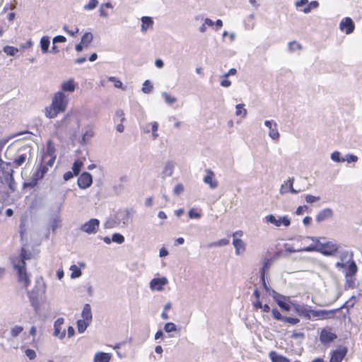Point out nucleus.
Instances as JSON below:
<instances>
[{"mask_svg":"<svg viewBox=\"0 0 362 362\" xmlns=\"http://www.w3.org/2000/svg\"><path fill=\"white\" fill-rule=\"evenodd\" d=\"M38 180L39 179L37 177L34 176V177L30 182H24L23 187H34L35 186L37 185Z\"/></svg>","mask_w":362,"mask_h":362,"instance_id":"obj_48","label":"nucleus"},{"mask_svg":"<svg viewBox=\"0 0 362 362\" xmlns=\"http://www.w3.org/2000/svg\"><path fill=\"white\" fill-rule=\"evenodd\" d=\"M277 303L283 310L289 311L291 309V305L288 303H286L282 300H278Z\"/></svg>","mask_w":362,"mask_h":362,"instance_id":"obj_53","label":"nucleus"},{"mask_svg":"<svg viewBox=\"0 0 362 362\" xmlns=\"http://www.w3.org/2000/svg\"><path fill=\"white\" fill-rule=\"evenodd\" d=\"M337 338V334L332 332L331 328H323L320 333V341L323 345L334 341Z\"/></svg>","mask_w":362,"mask_h":362,"instance_id":"obj_6","label":"nucleus"},{"mask_svg":"<svg viewBox=\"0 0 362 362\" xmlns=\"http://www.w3.org/2000/svg\"><path fill=\"white\" fill-rule=\"evenodd\" d=\"M345 289H353L356 287L355 279L352 278H346L345 283Z\"/></svg>","mask_w":362,"mask_h":362,"instance_id":"obj_43","label":"nucleus"},{"mask_svg":"<svg viewBox=\"0 0 362 362\" xmlns=\"http://www.w3.org/2000/svg\"><path fill=\"white\" fill-rule=\"evenodd\" d=\"M336 267L340 269L345 268L343 272L346 278L354 277L358 272V267L352 258L349 260L347 266L343 262H337Z\"/></svg>","mask_w":362,"mask_h":362,"instance_id":"obj_4","label":"nucleus"},{"mask_svg":"<svg viewBox=\"0 0 362 362\" xmlns=\"http://www.w3.org/2000/svg\"><path fill=\"white\" fill-rule=\"evenodd\" d=\"M164 329L166 332H171L176 330V326L173 322H168L165 325Z\"/></svg>","mask_w":362,"mask_h":362,"instance_id":"obj_51","label":"nucleus"},{"mask_svg":"<svg viewBox=\"0 0 362 362\" xmlns=\"http://www.w3.org/2000/svg\"><path fill=\"white\" fill-rule=\"evenodd\" d=\"M236 115H242L243 117H245L247 115V110L244 108L243 104H238L236 105Z\"/></svg>","mask_w":362,"mask_h":362,"instance_id":"obj_39","label":"nucleus"},{"mask_svg":"<svg viewBox=\"0 0 362 362\" xmlns=\"http://www.w3.org/2000/svg\"><path fill=\"white\" fill-rule=\"evenodd\" d=\"M28 159V155L26 153H23L18 156L13 160V165L16 168H18L21 166Z\"/></svg>","mask_w":362,"mask_h":362,"instance_id":"obj_28","label":"nucleus"},{"mask_svg":"<svg viewBox=\"0 0 362 362\" xmlns=\"http://www.w3.org/2000/svg\"><path fill=\"white\" fill-rule=\"evenodd\" d=\"M49 46V39L47 36H44L40 40V47L43 52H47Z\"/></svg>","mask_w":362,"mask_h":362,"instance_id":"obj_33","label":"nucleus"},{"mask_svg":"<svg viewBox=\"0 0 362 362\" xmlns=\"http://www.w3.org/2000/svg\"><path fill=\"white\" fill-rule=\"evenodd\" d=\"M153 89V86L149 81H145L143 83L142 91L144 93H149Z\"/></svg>","mask_w":362,"mask_h":362,"instance_id":"obj_44","label":"nucleus"},{"mask_svg":"<svg viewBox=\"0 0 362 362\" xmlns=\"http://www.w3.org/2000/svg\"><path fill=\"white\" fill-rule=\"evenodd\" d=\"M100 221L96 218H91L81 226V230L88 234L95 233L98 230Z\"/></svg>","mask_w":362,"mask_h":362,"instance_id":"obj_10","label":"nucleus"},{"mask_svg":"<svg viewBox=\"0 0 362 362\" xmlns=\"http://www.w3.org/2000/svg\"><path fill=\"white\" fill-rule=\"evenodd\" d=\"M93 182L92 175L87 172L83 173L78 178L77 183L81 189L89 187Z\"/></svg>","mask_w":362,"mask_h":362,"instance_id":"obj_11","label":"nucleus"},{"mask_svg":"<svg viewBox=\"0 0 362 362\" xmlns=\"http://www.w3.org/2000/svg\"><path fill=\"white\" fill-rule=\"evenodd\" d=\"M265 219L267 222L272 223L276 227H280L281 226L288 227L291 224V220L286 216L276 218L274 215L269 214L265 217Z\"/></svg>","mask_w":362,"mask_h":362,"instance_id":"obj_7","label":"nucleus"},{"mask_svg":"<svg viewBox=\"0 0 362 362\" xmlns=\"http://www.w3.org/2000/svg\"><path fill=\"white\" fill-rule=\"evenodd\" d=\"M83 165V163L80 159H77L74 161L72 167V170L75 175H78Z\"/></svg>","mask_w":362,"mask_h":362,"instance_id":"obj_31","label":"nucleus"},{"mask_svg":"<svg viewBox=\"0 0 362 362\" xmlns=\"http://www.w3.org/2000/svg\"><path fill=\"white\" fill-rule=\"evenodd\" d=\"M184 191L183 185L180 183L177 184L173 189V192L176 195H179Z\"/></svg>","mask_w":362,"mask_h":362,"instance_id":"obj_58","label":"nucleus"},{"mask_svg":"<svg viewBox=\"0 0 362 362\" xmlns=\"http://www.w3.org/2000/svg\"><path fill=\"white\" fill-rule=\"evenodd\" d=\"M269 358L272 362H290V360L288 358L281 355H279L274 351H272L269 353Z\"/></svg>","mask_w":362,"mask_h":362,"instance_id":"obj_24","label":"nucleus"},{"mask_svg":"<svg viewBox=\"0 0 362 362\" xmlns=\"http://www.w3.org/2000/svg\"><path fill=\"white\" fill-rule=\"evenodd\" d=\"M233 245L235 249L236 254H240L245 250V244L240 238H233Z\"/></svg>","mask_w":362,"mask_h":362,"instance_id":"obj_21","label":"nucleus"},{"mask_svg":"<svg viewBox=\"0 0 362 362\" xmlns=\"http://www.w3.org/2000/svg\"><path fill=\"white\" fill-rule=\"evenodd\" d=\"M66 40V37L62 35H57L54 37L53 42H65Z\"/></svg>","mask_w":362,"mask_h":362,"instance_id":"obj_62","label":"nucleus"},{"mask_svg":"<svg viewBox=\"0 0 362 362\" xmlns=\"http://www.w3.org/2000/svg\"><path fill=\"white\" fill-rule=\"evenodd\" d=\"M83 320L90 322L92 320V312L90 305L88 303L85 304L81 313Z\"/></svg>","mask_w":362,"mask_h":362,"instance_id":"obj_25","label":"nucleus"},{"mask_svg":"<svg viewBox=\"0 0 362 362\" xmlns=\"http://www.w3.org/2000/svg\"><path fill=\"white\" fill-rule=\"evenodd\" d=\"M296 312L300 316L304 317L307 320H311L312 309L307 308L306 306L298 305L296 308Z\"/></svg>","mask_w":362,"mask_h":362,"instance_id":"obj_19","label":"nucleus"},{"mask_svg":"<svg viewBox=\"0 0 362 362\" xmlns=\"http://www.w3.org/2000/svg\"><path fill=\"white\" fill-rule=\"evenodd\" d=\"M305 201L307 203H313L315 202H318L320 199V197L313 196L311 194H308L305 196Z\"/></svg>","mask_w":362,"mask_h":362,"instance_id":"obj_50","label":"nucleus"},{"mask_svg":"<svg viewBox=\"0 0 362 362\" xmlns=\"http://www.w3.org/2000/svg\"><path fill=\"white\" fill-rule=\"evenodd\" d=\"M333 216V211L329 208L324 209L320 211L316 216V221L317 222L324 221L326 219L331 218Z\"/></svg>","mask_w":362,"mask_h":362,"instance_id":"obj_15","label":"nucleus"},{"mask_svg":"<svg viewBox=\"0 0 362 362\" xmlns=\"http://www.w3.org/2000/svg\"><path fill=\"white\" fill-rule=\"evenodd\" d=\"M111 356L110 354L104 352H98L94 356V362H109Z\"/></svg>","mask_w":362,"mask_h":362,"instance_id":"obj_23","label":"nucleus"},{"mask_svg":"<svg viewBox=\"0 0 362 362\" xmlns=\"http://www.w3.org/2000/svg\"><path fill=\"white\" fill-rule=\"evenodd\" d=\"M319 4L316 1H311L307 6H305L303 11L305 13H309L312 9L317 8Z\"/></svg>","mask_w":362,"mask_h":362,"instance_id":"obj_40","label":"nucleus"},{"mask_svg":"<svg viewBox=\"0 0 362 362\" xmlns=\"http://www.w3.org/2000/svg\"><path fill=\"white\" fill-rule=\"evenodd\" d=\"M288 46H289V49L291 51H295V50L301 49V45L295 41L290 42Z\"/></svg>","mask_w":362,"mask_h":362,"instance_id":"obj_59","label":"nucleus"},{"mask_svg":"<svg viewBox=\"0 0 362 362\" xmlns=\"http://www.w3.org/2000/svg\"><path fill=\"white\" fill-rule=\"evenodd\" d=\"M283 322H288L291 325H296L300 322V320L296 317H284Z\"/></svg>","mask_w":362,"mask_h":362,"instance_id":"obj_47","label":"nucleus"},{"mask_svg":"<svg viewBox=\"0 0 362 362\" xmlns=\"http://www.w3.org/2000/svg\"><path fill=\"white\" fill-rule=\"evenodd\" d=\"M339 310H341V308H337L330 310H313L311 320H325L333 318L334 317L335 313Z\"/></svg>","mask_w":362,"mask_h":362,"instance_id":"obj_5","label":"nucleus"},{"mask_svg":"<svg viewBox=\"0 0 362 362\" xmlns=\"http://www.w3.org/2000/svg\"><path fill=\"white\" fill-rule=\"evenodd\" d=\"M141 31L146 32L148 28H151L153 24V21L151 17L144 16L141 18Z\"/></svg>","mask_w":362,"mask_h":362,"instance_id":"obj_26","label":"nucleus"},{"mask_svg":"<svg viewBox=\"0 0 362 362\" xmlns=\"http://www.w3.org/2000/svg\"><path fill=\"white\" fill-rule=\"evenodd\" d=\"M113 8V6L111 4V3H110V2L101 4V6L100 7V10H99L100 16L107 17L108 13L106 11V8Z\"/></svg>","mask_w":362,"mask_h":362,"instance_id":"obj_30","label":"nucleus"},{"mask_svg":"<svg viewBox=\"0 0 362 362\" xmlns=\"http://www.w3.org/2000/svg\"><path fill=\"white\" fill-rule=\"evenodd\" d=\"M25 354L26 355V356L30 359V360H33L36 358V353L34 350L33 349H27L25 351Z\"/></svg>","mask_w":362,"mask_h":362,"instance_id":"obj_52","label":"nucleus"},{"mask_svg":"<svg viewBox=\"0 0 362 362\" xmlns=\"http://www.w3.org/2000/svg\"><path fill=\"white\" fill-rule=\"evenodd\" d=\"M68 105V98L65 94L59 91L54 93L52 104L45 108V115L48 118H54L60 112H64Z\"/></svg>","mask_w":362,"mask_h":362,"instance_id":"obj_1","label":"nucleus"},{"mask_svg":"<svg viewBox=\"0 0 362 362\" xmlns=\"http://www.w3.org/2000/svg\"><path fill=\"white\" fill-rule=\"evenodd\" d=\"M331 158L335 162H343L345 160L344 158H340V153L338 151H334L331 155Z\"/></svg>","mask_w":362,"mask_h":362,"instance_id":"obj_55","label":"nucleus"},{"mask_svg":"<svg viewBox=\"0 0 362 362\" xmlns=\"http://www.w3.org/2000/svg\"><path fill=\"white\" fill-rule=\"evenodd\" d=\"M265 125L269 129V135L273 139H278L279 137V133L276 128L277 125L276 123L272 124V122L267 120L264 122Z\"/></svg>","mask_w":362,"mask_h":362,"instance_id":"obj_16","label":"nucleus"},{"mask_svg":"<svg viewBox=\"0 0 362 362\" xmlns=\"http://www.w3.org/2000/svg\"><path fill=\"white\" fill-rule=\"evenodd\" d=\"M112 240L118 244H122L124 242V237L120 233H114L112 237Z\"/></svg>","mask_w":362,"mask_h":362,"instance_id":"obj_42","label":"nucleus"},{"mask_svg":"<svg viewBox=\"0 0 362 362\" xmlns=\"http://www.w3.org/2000/svg\"><path fill=\"white\" fill-rule=\"evenodd\" d=\"M168 284V280L165 277L154 278L150 282V287L152 290L162 291L163 286Z\"/></svg>","mask_w":362,"mask_h":362,"instance_id":"obj_12","label":"nucleus"},{"mask_svg":"<svg viewBox=\"0 0 362 362\" xmlns=\"http://www.w3.org/2000/svg\"><path fill=\"white\" fill-rule=\"evenodd\" d=\"M13 264L17 272L18 281L27 288L30 284V280L26 272V266L17 264L16 259H13Z\"/></svg>","mask_w":362,"mask_h":362,"instance_id":"obj_3","label":"nucleus"},{"mask_svg":"<svg viewBox=\"0 0 362 362\" xmlns=\"http://www.w3.org/2000/svg\"><path fill=\"white\" fill-rule=\"evenodd\" d=\"M49 167L41 163L38 169L35 173V177H37L39 180L42 179L45 175L47 173Z\"/></svg>","mask_w":362,"mask_h":362,"instance_id":"obj_27","label":"nucleus"},{"mask_svg":"<svg viewBox=\"0 0 362 362\" xmlns=\"http://www.w3.org/2000/svg\"><path fill=\"white\" fill-rule=\"evenodd\" d=\"M64 320L62 317L58 318L54 324V336L63 339L65 337V330H62V326Z\"/></svg>","mask_w":362,"mask_h":362,"instance_id":"obj_14","label":"nucleus"},{"mask_svg":"<svg viewBox=\"0 0 362 362\" xmlns=\"http://www.w3.org/2000/svg\"><path fill=\"white\" fill-rule=\"evenodd\" d=\"M77 85L73 78L64 81L62 84V90L65 92H74Z\"/></svg>","mask_w":362,"mask_h":362,"instance_id":"obj_18","label":"nucleus"},{"mask_svg":"<svg viewBox=\"0 0 362 362\" xmlns=\"http://www.w3.org/2000/svg\"><path fill=\"white\" fill-rule=\"evenodd\" d=\"M57 156H48L47 159L43 158V156H42V163L47 165V167H52L55 160H56Z\"/></svg>","mask_w":362,"mask_h":362,"instance_id":"obj_35","label":"nucleus"},{"mask_svg":"<svg viewBox=\"0 0 362 362\" xmlns=\"http://www.w3.org/2000/svg\"><path fill=\"white\" fill-rule=\"evenodd\" d=\"M347 354L346 346H339L330 353L329 362H341Z\"/></svg>","mask_w":362,"mask_h":362,"instance_id":"obj_8","label":"nucleus"},{"mask_svg":"<svg viewBox=\"0 0 362 362\" xmlns=\"http://www.w3.org/2000/svg\"><path fill=\"white\" fill-rule=\"evenodd\" d=\"M228 243H229V240L223 238V239L219 240L218 241L211 243L209 245V247H221V246L227 245Z\"/></svg>","mask_w":362,"mask_h":362,"instance_id":"obj_41","label":"nucleus"},{"mask_svg":"<svg viewBox=\"0 0 362 362\" xmlns=\"http://www.w3.org/2000/svg\"><path fill=\"white\" fill-rule=\"evenodd\" d=\"M163 98L165 99V101L167 103L173 104V103H174L176 101V98L175 97L170 95V94H168L167 93H164L163 94Z\"/></svg>","mask_w":362,"mask_h":362,"instance_id":"obj_49","label":"nucleus"},{"mask_svg":"<svg viewBox=\"0 0 362 362\" xmlns=\"http://www.w3.org/2000/svg\"><path fill=\"white\" fill-rule=\"evenodd\" d=\"M30 258V254L25 249L22 247L21 250L20 257L14 258L13 259L16 260V262L18 263L17 264L26 266L25 261Z\"/></svg>","mask_w":362,"mask_h":362,"instance_id":"obj_17","label":"nucleus"},{"mask_svg":"<svg viewBox=\"0 0 362 362\" xmlns=\"http://www.w3.org/2000/svg\"><path fill=\"white\" fill-rule=\"evenodd\" d=\"M339 29L346 35L352 33L355 29V24L350 17L344 18L339 23Z\"/></svg>","mask_w":362,"mask_h":362,"instance_id":"obj_9","label":"nucleus"},{"mask_svg":"<svg viewBox=\"0 0 362 362\" xmlns=\"http://www.w3.org/2000/svg\"><path fill=\"white\" fill-rule=\"evenodd\" d=\"M70 270L71 271V277L72 279L78 278L81 275V271L76 265H71Z\"/></svg>","mask_w":362,"mask_h":362,"instance_id":"obj_37","label":"nucleus"},{"mask_svg":"<svg viewBox=\"0 0 362 362\" xmlns=\"http://www.w3.org/2000/svg\"><path fill=\"white\" fill-rule=\"evenodd\" d=\"M93 40V35L91 33H86L81 37V44H83L85 47H87L90 45V43Z\"/></svg>","mask_w":362,"mask_h":362,"instance_id":"obj_32","label":"nucleus"},{"mask_svg":"<svg viewBox=\"0 0 362 362\" xmlns=\"http://www.w3.org/2000/svg\"><path fill=\"white\" fill-rule=\"evenodd\" d=\"M23 330V327L21 326H15L13 327L11 330V336L13 337H17L18 334H20Z\"/></svg>","mask_w":362,"mask_h":362,"instance_id":"obj_46","label":"nucleus"},{"mask_svg":"<svg viewBox=\"0 0 362 362\" xmlns=\"http://www.w3.org/2000/svg\"><path fill=\"white\" fill-rule=\"evenodd\" d=\"M339 245L332 241L319 243L315 247H308L307 251L316 250L325 256H332L337 253Z\"/></svg>","mask_w":362,"mask_h":362,"instance_id":"obj_2","label":"nucleus"},{"mask_svg":"<svg viewBox=\"0 0 362 362\" xmlns=\"http://www.w3.org/2000/svg\"><path fill=\"white\" fill-rule=\"evenodd\" d=\"M272 313V315L274 319H276L277 320H281V321L284 320V317L285 316H282L281 314L280 313V312L277 309H276V308L273 309Z\"/></svg>","mask_w":362,"mask_h":362,"instance_id":"obj_54","label":"nucleus"},{"mask_svg":"<svg viewBox=\"0 0 362 362\" xmlns=\"http://www.w3.org/2000/svg\"><path fill=\"white\" fill-rule=\"evenodd\" d=\"M98 4V0H90L88 4H87L84 6V9L88 10V11L93 10L95 8H96Z\"/></svg>","mask_w":362,"mask_h":362,"instance_id":"obj_45","label":"nucleus"},{"mask_svg":"<svg viewBox=\"0 0 362 362\" xmlns=\"http://www.w3.org/2000/svg\"><path fill=\"white\" fill-rule=\"evenodd\" d=\"M356 303V299L354 296H351L341 307L339 308L343 309L344 308H347V313H349V308H352Z\"/></svg>","mask_w":362,"mask_h":362,"instance_id":"obj_36","label":"nucleus"},{"mask_svg":"<svg viewBox=\"0 0 362 362\" xmlns=\"http://www.w3.org/2000/svg\"><path fill=\"white\" fill-rule=\"evenodd\" d=\"M206 175L204 178V182L209 185L211 189H215L218 187V181L215 179L214 173L211 170H206Z\"/></svg>","mask_w":362,"mask_h":362,"instance_id":"obj_13","label":"nucleus"},{"mask_svg":"<svg viewBox=\"0 0 362 362\" xmlns=\"http://www.w3.org/2000/svg\"><path fill=\"white\" fill-rule=\"evenodd\" d=\"M88 324H89V322H88L86 320H78L77 321V328H78V332H80V333L83 332L86 329Z\"/></svg>","mask_w":362,"mask_h":362,"instance_id":"obj_34","label":"nucleus"},{"mask_svg":"<svg viewBox=\"0 0 362 362\" xmlns=\"http://www.w3.org/2000/svg\"><path fill=\"white\" fill-rule=\"evenodd\" d=\"M64 30L71 36H75L79 31V30L77 27L72 28L71 30H68L66 27H64Z\"/></svg>","mask_w":362,"mask_h":362,"instance_id":"obj_60","label":"nucleus"},{"mask_svg":"<svg viewBox=\"0 0 362 362\" xmlns=\"http://www.w3.org/2000/svg\"><path fill=\"white\" fill-rule=\"evenodd\" d=\"M56 148L52 140L47 142L46 151L44 153L43 158L47 159L48 156H56Z\"/></svg>","mask_w":362,"mask_h":362,"instance_id":"obj_22","label":"nucleus"},{"mask_svg":"<svg viewBox=\"0 0 362 362\" xmlns=\"http://www.w3.org/2000/svg\"><path fill=\"white\" fill-rule=\"evenodd\" d=\"M151 125H152V135H153V139H155L158 136V135L157 134L158 124L156 122H153L151 124Z\"/></svg>","mask_w":362,"mask_h":362,"instance_id":"obj_57","label":"nucleus"},{"mask_svg":"<svg viewBox=\"0 0 362 362\" xmlns=\"http://www.w3.org/2000/svg\"><path fill=\"white\" fill-rule=\"evenodd\" d=\"M308 210V206H305V205H303V206H299L297 209H296V214L297 215H300L302 214L304 211H307Z\"/></svg>","mask_w":362,"mask_h":362,"instance_id":"obj_61","label":"nucleus"},{"mask_svg":"<svg viewBox=\"0 0 362 362\" xmlns=\"http://www.w3.org/2000/svg\"><path fill=\"white\" fill-rule=\"evenodd\" d=\"M3 50L6 54L9 56H14L18 51L16 47L12 46H5Z\"/></svg>","mask_w":362,"mask_h":362,"instance_id":"obj_38","label":"nucleus"},{"mask_svg":"<svg viewBox=\"0 0 362 362\" xmlns=\"http://www.w3.org/2000/svg\"><path fill=\"white\" fill-rule=\"evenodd\" d=\"M109 81L113 82L114 86L116 88H122V82L120 80L117 79V78H115L114 76H111L109 78Z\"/></svg>","mask_w":362,"mask_h":362,"instance_id":"obj_56","label":"nucleus"},{"mask_svg":"<svg viewBox=\"0 0 362 362\" xmlns=\"http://www.w3.org/2000/svg\"><path fill=\"white\" fill-rule=\"evenodd\" d=\"M293 180H291V179L287 180L286 182H285V183L281 185V190H280L281 193L284 194V193H286L288 192H291L293 194L298 193V191L293 189Z\"/></svg>","mask_w":362,"mask_h":362,"instance_id":"obj_20","label":"nucleus"},{"mask_svg":"<svg viewBox=\"0 0 362 362\" xmlns=\"http://www.w3.org/2000/svg\"><path fill=\"white\" fill-rule=\"evenodd\" d=\"M74 175H75V174H74L73 172L67 171L64 174L63 177H64V180L67 181V180L71 179L72 177H74Z\"/></svg>","mask_w":362,"mask_h":362,"instance_id":"obj_64","label":"nucleus"},{"mask_svg":"<svg viewBox=\"0 0 362 362\" xmlns=\"http://www.w3.org/2000/svg\"><path fill=\"white\" fill-rule=\"evenodd\" d=\"M270 267V260L267 259L264 262V265L261 269V281L265 288H267L266 282H265V272L269 269Z\"/></svg>","mask_w":362,"mask_h":362,"instance_id":"obj_29","label":"nucleus"},{"mask_svg":"<svg viewBox=\"0 0 362 362\" xmlns=\"http://www.w3.org/2000/svg\"><path fill=\"white\" fill-rule=\"evenodd\" d=\"M116 115L119 118L120 122L123 123L126 120L124 113L122 110H118L116 112Z\"/></svg>","mask_w":362,"mask_h":362,"instance_id":"obj_63","label":"nucleus"}]
</instances>
